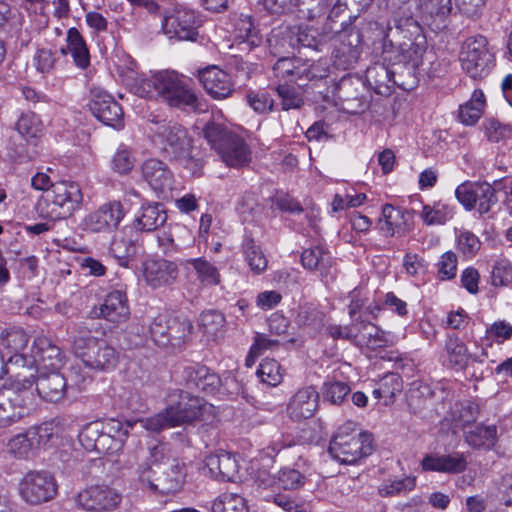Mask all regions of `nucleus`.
Segmentation results:
<instances>
[{
	"instance_id": "nucleus-1",
	"label": "nucleus",
	"mask_w": 512,
	"mask_h": 512,
	"mask_svg": "<svg viewBox=\"0 0 512 512\" xmlns=\"http://www.w3.org/2000/svg\"><path fill=\"white\" fill-rule=\"evenodd\" d=\"M29 342L28 334L21 327H6L0 331V349L11 354L8 368L12 369L13 381L0 389V428L17 422L28 413L29 390L33 374L25 375L27 357L22 354Z\"/></svg>"
},
{
	"instance_id": "nucleus-2",
	"label": "nucleus",
	"mask_w": 512,
	"mask_h": 512,
	"mask_svg": "<svg viewBox=\"0 0 512 512\" xmlns=\"http://www.w3.org/2000/svg\"><path fill=\"white\" fill-rule=\"evenodd\" d=\"M148 136L157 153L169 161L182 164L194 173L202 167L200 160L192 155L193 138L181 124L164 121L152 123Z\"/></svg>"
},
{
	"instance_id": "nucleus-3",
	"label": "nucleus",
	"mask_w": 512,
	"mask_h": 512,
	"mask_svg": "<svg viewBox=\"0 0 512 512\" xmlns=\"http://www.w3.org/2000/svg\"><path fill=\"white\" fill-rule=\"evenodd\" d=\"M133 91L143 98H162L169 106L198 109V98L188 84L173 71H161L151 77H137Z\"/></svg>"
},
{
	"instance_id": "nucleus-4",
	"label": "nucleus",
	"mask_w": 512,
	"mask_h": 512,
	"mask_svg": "<svg viewBox=\"0 0 512 512\" xmlns=\"http://www.w3.org/2000/svg\"><path fill=\"white\" fill-rule=\"evenodd\" d=\"M211 408L212 406L208 405L204 399L181 390L178 394V401L147 418L144 421V427L149 431L159 432L166 428L190 424L203 419L205 413Z\"/></svg>"
},
{
	"instance_id": "nucleus-5",
	"label": "nucleus",
	"mask_w": 512,
	"mask_h": 512,
	"mask_svg": "<svg viewBox=\"0 0 512 512\" xmlns=\"http://www.w3.org/2000/svg\"><path fill=\"white\" fill-rule=\"evenodd\" d=\"M83 193L78 183L59 181L41 197L37 209L41 217L53 221L67 219L80 209Z\"/></svg>"
},
{
	"instance_id": "nucleus-6",
	"label": "nucleus",
	"mask_w": 512,
	"mask_h": 512,
	"mask_svg": "<svg viewBox=\"0 0 512 512\" xmlns=\"http://www.w3.org/2000/svg\"><path fill=\"white\" fill-rule=\"evenodd\" d=\"M91 333L92 329L87 326H79L73 345L76 355L91 369L109 371L115 368L119 353L106 340L94 337Z\"/></svg>"
},
{
	"instance_id": "nucleus-7",
	"label": "nucleus",
	"mask_w": 512,
	"mask_h": 512,
	"mask_svg": "<svg viewBox=\"0 0 512 512\" xmlns=\"http://www.w3.org/2000/svg\"><path fill=\"white\" fill-rule=\"evenodd\" d=\"M353 423L341 426L330 442L328 452L341 464L352 465L372 452V437L366 432H357Z\"/></svg>"
},
{
	"instance_id": "nucleus-8",
	"label": "nucleus",
	"mask_w": 512,
	"mask_h": 512,
	"mask_svg": "<svg viewBox=\"0 0 512 512\" xmlns=\"http://www.w3.org/2000/svg\"><path fill=\"white\" fill-rule=\"evenodd\" d=\"M462 69L473 79L486 77L494 66V54L483 35L470 36L464 40L459 55Z\"/></svg>"
},
{
	"instance_id": "nucleus-9",
	"label": "nucleus",
	"mask_w": 512,
	"mask_h": 512,
	"mask_svg": "<svg viewBox=\"0 0 512 512\" xmlns=\"http://www.w3.org/2000/svg\"><path fill=\"white\" fill-rule=\"evenodd\" d=\"M18 490L24 502L39 505L56 496L57 483L50 472L31 470L19 482Z\"/></svg>"
},
{
	"instance_id": "nucleus-10",
	"label": "nucleus",
	"mask_w": 512,
	"mask_h": 512,
	"mask_svg": "<svg viewBox=\"0 0 512 512\" xmlns=\"http://www.w3.org/2000/svg\"><path fill=\"white\" fill-rule=\"evenodd\" d=\"M139 479L151 490L162 494L175 493L184 483L183 467L179 464H155L143 470Z\"/></svg>"
},
{
	"instance_id": "nucleus-11",
	"label": "nucleus",
	"mask_w": 512,
	"mask_h": 512,
	"mask_svg": "<svg viewBox=\"0 0 512 512\" xmlns=\"http://www.w3.org/2000/svg\"><path fill=\"white\" fill-rule=\"evenodd\" d=\"M455 195L467 210L477 208L480 214L488 213L498 202L496 189L486 181L464 182L456 188Z\"/></svg>"
},
{
	"instance_id": "nucleus-12",
	"label": "nucleus",
	"mask_w": 512,
	"mask_h": 512,
	"mask_svg": "<svg viewBox=\"0 0 512 512\" xmlns=\"http://www.w3.org/2000/svg\"><path fill=\"white\" fill-rule=\"evenodd\" d=\"M122 501L121 494L108 485H92L80 491L76 504L89 512H110L118 508Z\"/></svg>"
},
{
	"instance_id": "nucleus-13",
	"label": "nucleus",
	"mask_w": 512,
	"mask_h": 512,
	"mask_svg": "<svg viewBox=\"0 0 512 512\" xmlns=\"http://www.w3.org/2000/svg\"><path fill=\"white\" fill-rule=\"evenodd\" d=\"M445 356L448 366L454 370H465L469 366L473 368L472 376L482 378L483 369H476V365L483 363V357L487 354L482 350L480 355L470 354L466 344L456 335H449L445 342Z\"/></svg>"
},
{
	"instance_id": "nucleus-14",
	"label": "nucleus",
	"mask_w": 512,
	"mask_h": 512,
	"mask_svg": "<svg viewBox=\"0 0 512 512\" xmlns=\"http://www.w3.org/2000/svg\"><path fill=\"white\" fill-rule=\"evenodd\" d=\"M123 217L122 204L118 201H112L87 214L81 225L83 230L87 232L106 233L116 229Z\"/></svg>"
},
{
	"instance_id": "nucleus-15",
	"label": "nucleus",
	"mask_w": 512,
	"mask_h": 512,
	"mask_svg": "<svg viewBox=\"0 0 512 512\" xmlns=\"http://www.w3.org/2000/svg\"><path fill=\"white\" fill-rule=\"evenodd\" d=\"M199 20L194 11L176 8L170 15H165L162 29L169 38L194 41L198 35Z\"/></svg>"
},
{
	"instance_id": "nucleus-16",
	"label": "nucleus",
	"mask_w": 512,
	"mask_h": 512,
	"mask_svg": "<svg viewBox=\"0 0 512 512\" xmlns=\"http://www.w3.org/2000/svg\"><path fill=\"white\" fill-rule=\"evenodd\" d=\"M141 275L147 286L157 289L173 285L178 278L179 269L172 261L150 258L142 263Z\"/></svg>"
},
{
	"instance_id": "nucleus-17",
	"label": "nucleus",
	"mask_w": 512,
	"mask_h": 512,
	"mask_svg": "<svg viewBox=\"0 0 512 512\" xmlns=\"http://www.w3.org/2000/svg\"><path fill=\"white\" fill-rule=\"evenodd\" d=\"M61 364L60 348L53 345L47 338H38L34 341L33 355L27 357L25 375L34 374L39 369L57 371Z\"/></svg>"
},
{
	"instance_id": "nucleus-18",
	"label": "nucleus",
	"mask_w": 512,
	"mask_h": 512,
	"mask_svg": "<svg viewBox=\"0 0 512 512\" xmlns=\"http://www.w3.org/2000/svg\"><path fill=\"white\" fill-rule=\"evenodd\" d=\"M90 110L99 121L107 126L119 128L123 125L122 107L113 96L102 89H92Z\"/></svg>"
},
{
	"instance_id": "nucleus-19",
	"label": "nucleus",
	"mask_w": 512,
	"mask_h": 512,
	"mask_svg": "<svg viewBox=\"0 0 512 512\" xmlns=\"http://www.w3.org/2000/svg\"><path fill=\"white\" fill-rule=\"evenodd\" d=\"M398 32L403 34L405 39L398 44V61L411 64L413 68L418 67L426 51V39L421 26L411 22L409 28Z\"/></svg>"
},
{
	"instance_id": "nucleus-20",
	"label": "nucleus",
	"mask_w": 512,
	"mask_h": 512,
	"mask_svg": "<svg viewBox=\"0 0 512 512\" xmlns=\"http://www.w3.org/2000/svg\"><path fill=\"white\" fill-rule=\"evenodd\" d=\"M273 72L282 84L289 82L297 83L298 86L303 84L298 82L303 77L307 80L320 79L326 76L327 70L322 69L319 71L318 66L312 65L310 68H305L299 65V61L292 58H281L273 66Z\"/></svg>"
},
{
	"instance_id": "nucleus-21",
	"label": "nucleus",
	"mask_w": 512,
	"mask_h": 512,
	"mask_svg": "<svg viewBox=\"0 0 512 512\" xmlns=\"http://www.w3.org/2000/svg\"><path fill=\"white\" fill-rule=\"evenodd\" d=\"M141 170L144 179L155 192L166 194L173 189V173L161 160L148 159L142 164Z\"/></svg>"
},
{
	"instance_id": "nucleus-22",
	"label": "nucleus",
	"mask_w": 512,
	"mask_h": 512,
	"mask_svg": "<svg viewBox=\"0 0 512 512\" xmlns=\"http://www.w3.org/2000/svg\"><path fill=\"white\" fill-rule=\"evenodd\" d=\"M319 394L311 386L299 389L287 405V414L294 421L311 418L318 409Z\"/></svg>"
},
{
	"instance_id": "nucleus-23",
	"label": "nucleus",
	"mask_w": 512,
	"mask_h": 512,
	"mask_svg": "<svg viewBox=\"0 0 512 512\" xmlns=\"http://www.w3.org/2000/svg\"><path fill=\"white\" fill-rule=\"evenodd\" d=\"M421 465L425 471L459 474L466 470L468 463L464 453L453 452L428 454L423 458Z\"/></svg>"
},
{
	"instance_id": "nucleus-24",
	"label": "nucleus",
	"mask_w": 512,
	"mask_h": 512,
	"mask_svg": "<svg viewBox=\"0 0 512 512\" xmlns=\"http://www.w3.org/2000/svg\"><path fill=\"white\" fill-rule=\"evenodd\" d=\"M131 428L133 425L130 423H122L114 419L108 420L95 451L102 454L118 453L123 448Z\"/></svg>"
},
{
	"instance_id": "nucleus-25",
	"label": "nucleus",
	"mask_w": 512,
	"mask_h": 512,
	"mask_svg": "<svg viewBox=\"0 0 512 512\" xmlns=\"http://www.w3.org/2000/svg\"><path fill=\"white\" fill-rule=\"evenodd\" d=\"M204 89L215 99H224L233 92L229 74L217 67H209L199 73Z\"/></svg>"
},
{
	"instance_id": "nucleus-26",
	"label": "nucleus",
	"mask_w": 512,
	"mask_h": 512,
	"mask_svg": "<svg viewBox=\"0 0 512 512\" xmlns=\"http://www.w3.org/2000/svg\"><path fill=\"white\" fill-rule=\"evenodd\" d=\"M32 385L36 384V390L41 398L48 402H58L62 400L66 393V380L62 374L57 371L48 374H42L35 380L33 374Z\"/></svg>"
},
{
	"instance_id": "nucleus-27",
	"label": "nucleus",
	"mask_w": 512,
	"mask_h": 512,
	"mask_svg": "<svg viewBox=\"0 0 512 512\" xmlns=\"http://www.w3.org/2000/svg\"><path fill=\"white\" fill-rule=\"evenodd\" d=\"M183 379L188 388H196L205 393H213L220 386V378L203 365L195 364L183 370Z\"/></svg>"
},
{
	"instance_id": "nucleus-28",
	"label": "nucleus",
	"mask_w": 512,
	"mask_h": 512,
	"mask_svg": "<svg viewBox=\"0 0 512 512\" xmlns=\"http://www.w3.org/2000/svg\"><path fill=\"white\" fill-rule=\"evenodd\" d=\"M100 315L112 323L126 321L130 315L126 292L113 290L108 293L100 306Z\"/></svg>"
},
{
	"instance_id": "nucleus-29",
	"label": "nucleus",
	"mask_w": 512,
	"mask_h": 512,
	"mask_svg": "<svg viewBox=\"0 0 512 512\" xmlns=\"http://www.w3.org/2000/svg\"><path fill=\"white\" fill-rule=\"evenodd\" d=\"M218 155L229 167L242 168L251 161V151L243 138L234 134L229 142L223 147Z\"/></svg>"
},
{
	"instance_id": "nucleus-30",
	"label": "nucleus",
	"mask_w": 512,
	"mask_h": 512,
	"mask_svg": "<svg viewBox=\"0 0 512 512\" xmlns=\"http://www.w3.org/2000/svg\"><path fill=\"white\" fill-rule=\"evenodd\" d=\"M392 343L389 333L370 322L358 321L356 345L375 350Z\"/></svg>"
},
{
	"instance_id": "nucleus-31",
	"label": "nucleus",
	"mask_w": 512,
	"mask_h": 512,
	"mask_svg": "<svg viewBox=\"0 0 512 512\" xmlns=\"http://www.w3.org/2000/svg\"><path fill=\"white\" fill-rule=\"evenodd\" d=\"M205 463L216 478L234 481L238 475L239 465L230 453L219 452L210 455L206 458Z\"/></svg>"
},
{
	"instance_id": "nucleus-32",
	"label": "nucleus",
	"mask_w": 512,
	"mask_h": 512,
	"mask_svg": "<svg viewBox=\"0 0 512 512\" xmlns=\"http://www.w3.org/2000/svg\"><path fill=\"white\" fill-rule=\"evenodd\" d=\"M167 220L166 210L161 203H148L142 205L134 221L135 229L150 232L158 229Z\"/></svg>"
},
{
	"instance_id": "nucleus-33",
	"label": "nucleus",
	"mask_w": 512,
	"mask_h": 512,
	"mask_svg": "<svg viewBox=\"0 0 512 512\" xmlns=\"http://www.w3.org/2000/svg\"><path fill=\"white\" fill-rule=\"evenodd\" d=\"M478 407L469 401L456 402L450 409L446 420L450 422L453 432L468 430L478 418Z\"/></svg>"
},
{
	"instance_id": "nucleus-34",
	"label": "nucleus",
	"mask_w": 512,
	"mask_h": 512,
	"mask_svg": "<svg viewBox=\"0 0 512 512\" xmlns=\"http://www.w3.org/2000/svg\"><path fill=\"white\" fill-rule=\"evenodd\" d=\"M365 80L376 94L383 96L390 95L393 86L398 84L394 80V72L383 64H375L369 67L365 73Z\"/></svg>"
},
{
	"instance_id": "nucleus-35",
	"label": "nucleus",
	"mask_w": 512,
	"mask_h": 512,
	"mask_svg": "<svg viewBox=\"0 0 512 512\" xmlns=\"http://www.w3.org/2000/svg\"><path fill=\"white\" fill-rule=\"evenodd\" d=\"M301 263L306 269L318 270L325 281L333 278L331 273V257L321 246L305 249L301 254Z\"/></svg>"
},
{
	"instance_id": "nucleus-36",
	"label": "nucleus",
	"mask_w": 512,
	"mask_h": 512,
	"mask_svg": "<svg viewBox=\"0 0 512 512\" xmlns=\"http://www.w3.org/2000/svg\"><path fill=\"white\" fill-rule=\"evenodd\" d=\"M362 88L360 79L353 81L352 78H342L338 86V97L346 105L345 109L351 113L365 108V102L360 96L359 89Z\"/></svg>"
},
{
	"instance_id": "nucleus-37",
	"label": "nucleus",
	"mask_w": 512,
	"mask_h": 512,
	"mask_svg": "<svg viewBox=\"0 0 512 512\" xmlns=\"http://www.w3.org/2000/svg\"><path fill=\"white\" fill-rule=\"evenodd\" d=\"M296 324L311 335H316L324 327L325 314L311 303L300 305L296 316Z\"/></svg>"
},
{
	"instance_id": "nucleus-38",
	"label": "nucleus",
	"mask_w": 512,
	"mask_h": 512,
	"mask_svg": "<svg viewBox=\"0 0 512 512\" xmlns=\"http://www.w3.org/2000/svg\"><path fill=\"white\" fill-rule=\"evenodd\" d=\"M465 442L473 448H491L497 441L495 425L473 424L464 432Z\"/></svg>"
},
{
	"instance_id": "nucleus-39",
	"label": "nucleus",
	"mask_w": 512,
	"mask_h": 512,
	"mask_svg": "<svg viewBox=\"0 0 512 512\" xmlns=\"http://www.w3.org/2000/svg\"><path fill=\"white\" fill-rule=\"evenodd\" d=\"M67 50L70 51L74 59L75 64L85 69L90 63V55L86 43L76 28H70L67 32V48H62L61 53L67 54Z\"/></svg>"
},
{
	"instance_id": "nucleus-40",
	"label": "nucleus",
	"mask_w": 512,
	"mask_h": 512,
	"mask_svg": "<svg viewBox=\"0 0 512 512\" xmlns=\"http://www.w3.org/2000/svg\"><path fill=\"white\" fill-rule=\"evenodd\" d=\"M393 4L396 31H404V28L410 27L411 22L418 23L414 16L420 10L421 0H393Z\"/></svg>"
},
{
	"instance_id": "nucleus-41",
	"label": "nucleus",
	"mask_w": 512,
	"mask_h": 512,
	"mask_svg": "<svg viewBox=\"0 0 512 512\" xmlns=\"http://www.w3.org/2000/svg\"><path fill=\"white\" fill-rule=\"evenodd\" d=\"M380 230L386 233V236L392 237L395 233L404 231L405 212L401 208H396L390 204H385L382 208V218L379 220Z\"/></svg>"
},
{
	"instance_id": "nucleus-42",
	"label": "nucleus",
	"mask_w": 512,
	"mask_h": 512,
	"mask_svg": "<svg viewBox=\"0 0 512 512\" xmlns=\"http://www.w3.org/2000/svg\"><path fill=\"white\" fill-rule=\"evenodd\" d=\"M202 133L210 147L215 150L217 154L227 145L230 138L235 134L223 124L213 121L206 123Z\"/></svg>"
},
{
	"instance_id": "nucleus-43",
	"label": "nucleus",
	"mask_w": 512,
	"mask_h": 512,
	"mask_svg": "<svg viewBox=\"0 0 512 512\" xmlns=\"http://www.w3.org/2000/svg\"><path fill=\"white\" fill-rule=\"evenodd\" d=\"M485 97L482 91L475 90L470 101L459 108V119L465 125H474L482 115Z\"/></svg>"
},
{
	"instance_id": "nucleus-44",
	"label": "nucleus",
	"mask_w": 512,
	"mask_h": 512,
	"mask_svg": "<svg viewBox=\"0 0 512 512\" xmlns=\"http://www.w3.org/2000/svg\"><path fill=\"white\" fill-rule=\"evenodd\" d=\"M192 323L184 316H173L170 319L169 346L180 347L192 333Z\"/></svg>"
},
{
	"instance_id": "nucleus-45",
	"label": "nucleus",
	"mask_w": 512,
	"mask_h": 512,
	"mask_svg": "<svg viewBox=\"0 0 512 512\" xmlns=\"http://www.w3.org/2000/svg\"><path fill=\"white\" fill-rule=\"evenodd\" d=\"M109 254L118 261L119 265L128 267L136 254V247L130 239L114 238L109 247Z\"/></svg>"
},
{
	"instance_id": "nucleus-46",
	"label": "nucleus",
	"mask_w": 512,
	"mask_h": 512,
	"mask_svg": "<svg viewBox=\"0 0 512 512\" xmlns=\"http://www.w3.org/2000/svg\"><path fill=\"white\" fill-rule=\"evenodd\" d=\"M16 130L23 138L30 141L42 135L43 124L35 113L29 112L20 116L16 122Z\"/></svg>"
},
{
	"instance_id": "nucleus-47",
	"label": "nucleus",
	"mask_w": 512,
	"mask_h": 512,
	"mask_svg": "<svg viewBox=\"0 0 512 512\" xmlns=\"http://www.w3.org/2000/svg\"><path fill=\"white\" fill-rule=\"evenodd\" d=\"M212 512H248L245 499L234 493L219 495L211 505Z\"/></svg>"
},
{
	"instance_id": "nucleus-48",
	"label": "nucleus",
	"mask_w": 512,
	"mask_h": 512,
	"mask_svg": "<svg viewBox=\"0 0 512 512\" xmlns=\"http://www.w3.org/2000/svg\"><path fill=\"white\" fill-rule=\"evenodd\" d=\"M171 315L167 313L157 315L149 325L152 340L160 347L169 346V330Z\"/></svg>"
},
{
	"instance_id": "nucleus-49",
	"label": "nucleus",
	"mask_w": 512,
	"mask_h": 512,
	"mask_svg": "<svg viewBox=\"0 0 512 512\" xmlns=\"http://www.w3.org/2000/svg\"><path fill=\"white\" fill-rule=\"evenodd\" d=\"M243 252L248 265L254 273L260 274L266 269L267 259L253 239L247 238L244 240Z\"/></svg>"
},
{
	"instance_id": "nucleus-50",
	"label": "nucleus",
	"mask_w": 512,
	"mask_h": 512,
	"mask_svg": "<svg viewBox=\"0 0 512 512\" xmlns=\"http://www.w3.org/2000/svg\"><path fill=\"white\" fill-rule=\"evenodd\" d=\"M453 216V210L446 204L425 205L421 217L427 225H443Z\"/></svg>"
},
{
	"instance_id": "nucleus-51",
	"label": "nucleus",
	"mask_w": 512,
	"mask_h": 512,
	"mask_svg": "<svg viewBox=\"0 0 512 512\" xmlns=\"http://www.w3.org/2000/svg\"><path fill=\"white\" fill-rule=\"evenodd\" d=\"M106 422L95 421L87 424L79 434V441L88 451H95L102 434L105 431Z\"/></svg>"
},
{
	"instance_id": "nucleus-52",
	"label": "nucleus",
	"mask_w": 512,
	"mask_h": 512,
	"mask_svg": "<svg viewBox=\"0 0 512 512\" xmlns=\"http://www.w3.org/2000/svg\"><path fill=\"white\" fill-rule=\"evenodd\" d=\"M257 376L263 383L269 386H277L283 380V371L280 364L274 359H264L258 370Z\"/></svg>"
},
{
	"instance_id": "nucleus-53",
	"label": "nucleus",
	"mask_w": 512,
	"mask_h": 512,
	"mask_svg": "<svg viewBox=\"0 0 512 512\" xmlns=\"http://www.w3.org/2000/svg\"><path fill=\"white\" fill-rule=\"evenodd\" d=\"M136 158L130 147L121 144L114 153L111 166L112 169L119 174H128L134 167Z\"/></svg>"
},
{
	"instance_id": "nucleus-54",
	"label": "nucleus",
	"mask_w": 512,
	"mask_h": 512,
	"mask_svg": "<svg viewBox=\"0 0 512 512\" xmlns=\"http://www.w3.org/2000/svg\"><path fill=\"white\" fill-rule=\"evenodd\" d=\"M179 234H188V231L184 226L175 224L170 226L168 231L158 235V244L165 254H171L180 249V244L175 239Z\"/></svg>"
},
{
	"instance_id": "nucleus-55",
	"label": "nucleus",
	"mask_w": 512,
	"mask_h": 512,
	"mask_svg": "<svg viewBox=\"0 0 512 512\" xmlns=\"http://www.w3.org/2000/svg\"><path fill=\"white\" fill-rule=\"evenodd\" d=\"M225 322L224 316L215 310L203 312L199 318V327L209 337H214Z\"/></svg>"
},
{
	"instance_id": "nucleus-56",
	"label": "nucleus",
	"mask_w": 512,
	"mask_h": 512,
	"mask_svg": "<svg viewBox=\"0 0 512 512\" xmlns=\"http://www.w3.org/2000/svg\"><path fill=\"white\" fill-rule=\"evenodd\" d=\"M276 92L281 99L282 109L287 111L290 109H299L304 100L295 87L288 84H278Z\"/></svg>"
},
{
	"instance_id": "nucleus-57",
	"label": "nucleus",
	"mask_w": 512,
	"mask_h": 512,
	"mask_svg": "<svg viewBox=\"0 0 512 512\" xmlns=\"http://www.w3.org/2000/svg\"><path fill=\"white\" fill-rule=\"evenodd\" d=\"M190 263L197 272L198 278L206 285H217L220 283V275L215 266L208 261L198 258L190 260Z\"/></svg>"
},
{
	"instance_id": "nucleus-58",
	"label": "nucleus",
	"mask_w": 512,
	"mask_h": 512,
	"mask_svg": "<svg viewBox=\"0 0 512 512\" xmlns=\"http://www.w3.org/2000/svg\"><path fill=\"white\" fill-rule=\"evenodd\" d=\"M380 391L384 394L385 404L393 401L395 395L402 390V379L396 373H388L381 378Z\"/></svg>"
},
{
	"instance_id": "nucleus-59",
	"label": "nucleus",
	"mask_w": 512,
	"mask_h": 512,
	"mask_svg": "<svg viewBox=\"0 0 512 512\" xmlns=\"http://www.w3.org/2000/svg\"><path fill=\"white\" fill-rule=\"evenodd\" d=\"M415 478L406 477L404 479L393 480L388 483H383L378 491L383 497H391L401 492H407L414 488Z\"/></svg>"
},
{
	"instance_id": "nucleus-60",
	"label": "nucleus",
	"mask_w": 512,
	"mask_h": 512,
	"mask_svg": "<svg viewBox=\"0 0 512 512\" xmlns=\"http://www.w3.org/2000/svg\"><path fill=\"white\" fill-rule=\"evenodd\" d=\"M481 242L478 237L469 231H460L457 236V248L467 257L474 256L480 249Z\"/></svg>"
},
{
	"instance_id": "nucleus-61",
	"label": "nucleus",
	"mask_w": 512,
	"mask_h": 512,
	"mask_svg": "<svg viewBox=\"0 0 512 512\" xmlns=\"http://www.w3.org/2000/svg\"><path fill=\"white\" fill-rule=\"evenodd\" d=\"M350 392V387L340 381L324 384L323 396L333 404L341 403Z\"/></svg>"
},
{
	"instance_id": "nucleus-62",
	"label": "nucleus",
	"mask_w": 512,
	"mask_h": 512,
	"mask_svg": "<svg viewBox=\"0 0 512 512\" xmlns=\"http://www.w3.org/2000/svg\"><path fill=\"white\" fill-rule=\"evenodd\" d=\"M249 106L257 113L263 114L273 109L274 101L266 93L251 92L247 95Z\"/></svg>"
},
{
	"instance_id": "nucleus-63",
	"label": "nucleus",
	"mask_w": 512,
	"mask_h": 512,
	"mask_svg": "<svg viewBox=\"0 0 512 512\" xmlns=\"http://www.w3.org/2000/svg\"><path fill=\"white\" fill-rule=\"evenodd\" d=\"M457 257L453 252H446L438 263V273L442 280L451 279L456 275Z\"/></svg>"
},
{
	"instance_id": "nucleus-64",
	"label": "nucleus",
	"mask_w": 512,
	"mask_h": 512,
	"mask_svg": "<svg viewBox=\"0 0 512 512\" xmlns=\"http://www.w3.org/2000/svg\"><path fill=\"white\" fill-rule=\"evenodd\" d=\"M483 125L485 134L491 142H499L510 133L508 126L501 124L496 119H487Z\"/></svg>"
}]
</instances>
